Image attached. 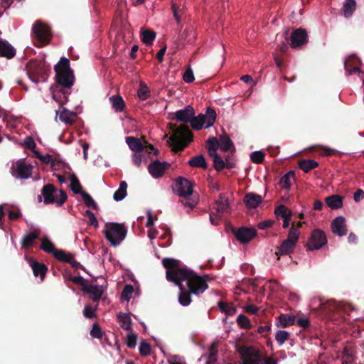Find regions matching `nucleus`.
<instances>
[{"label":"nucleus","instance_id":"obj_48","mask_svg":"<svg viewBox=\"0 0 364 364\" xmlns=\"http://www.w3.org/2000/svg\"><path fill=\"white\" fill-rule=\"evenodd\" d=\"M237 324L244 329H250L252 326L249 318L244 314H240L237 318Z\"/></svg>","mask_w":364,"mask_h":364},{"label":"nucleus","instance_id":"obj_2","mask_svg":"<svg viewBox=\"0 0 364 364\" xmlns=\"http://www.w3.org/2000/svg\"><path fill=\"white\" fill-rule=\"evenodd\" d=\"M195 115V109L191 105H187L184 109L176 111L174 113L169 114V119L176 122H181L184 124L177 127L176 124H170V129L173 134L171 136L170 140L173 143V151L178 152L183 151L193 140V135L186 124L191 122L193 117Z\"/></svg>","mask_w":364,"mask_h":364},{"label":"nucleus","instance_id":"obj_24","mask_svg":"<svg viewBox=\"0 0 364 364\" xmlns=\"http://www.w3.org/2000/svg\"><path fill=\"white\" fill-rule=\"evenodd\" d=\"M262 197L254 193H248L244 198V203L247 208H257L262 203Z\"/></svg>","mask_w":364,"mask_h":364},{"label":"nucleus","instance_id":"obj_50","mask_svg":"<svg viewBox=\"0 0 364 364\" xmlns=\"http://www.w3.org/2000/svg\"><path fill=\"white\" fill-rule=\"evenodd\" d=\"M264 154L261 151H253L250 155V159L255 164H262L264 161Z\"/></svg>","mask_w":364,"mask_h":364},{"label":"nucleus","instance_id":"obj_22","mask_svg":"<svg viewBox=\"0 0 364 364\" xmlns=\"http://www.w3.org/2000/svg\"><path fill=\"white\" fill-rule=\"evenodd\" d=\"M16 53V49L7 41L0 38V56L11 59Z\"/></svg>","mask_w":364,"mask_h":364},{"label":"nucleus","instance_id":"obj_32","mask_svg":"<svg viewBox=\"0 0 364 364\" xmlns=\"http://www.w3.org/2000/svg\"><path fill=\"white\" fill-rule=\"evenodd\" d=\"M127 183L126 181H121L119 188L114 192L113 198L116 201H120L127 196Z\"/></svg>","mask_w":364,"mask_h":364},{"label":"nucleus","instance_id":"obj_45","mask_svg":"<svg viewBox=\"0 0 364 364\" xmlns=\"http://www.w3.org/2000/svg\"><path fill=\"white\" fill-rule=\"evenodd\" d=\"M138 97L141 100H145L150 96V90L146 85L144 82H140L139 88L138 90Z\"/></svg>","mask_w":364,"mask_h":364},{"label":"nucleus","instance_id":"obj_19","mask_svg":"<svg viewBox=\"0 0 364 364\" xmlns=\"http://www.w3.org/2000/svg\"><path fill=\"white\" fill-rule=\"evenodd\" d=\"M214 209L219 217H222L230 210L228 198L224 194H220L218 199L215 201Z\"/></svg>","mask_w":364,"mask_h":364},{"label":"nucleus","instance_id":"obj_13","mask_svg":"<svg viewBox=\"0 0 364 364\" xmlns=\"http://www.w3.org/2000/svg\"><path fill=\"white\" fill-rule=\"evenodd\" d=\"M32 170L33 166L26 164L24 160H19L16 164L13 176L18 178L27 179L31 176Z\"/></svg>","mask_w":364,"mask_h":364},{"label":"nucleus","instance_id":"obj_64","mask_svg":"<svg viewBox=\"0 0 364 364\" xmlns=\"http://www.w3.org/2000/svg\"><path fill=\"white\" fill-rule=\"evenodd\" d=\"M364 198V191L359 188L358 189L355 193H354V195H353V199L354 200L358 203L359 202L361 199H363Z\"/></svg>","mask_w":364,"mask_h":364},{"label":"nucleus","instance_id":"obj_3","mask_svg":"<svg viewBox=\"0 0 364 364\" xmlns=\"http://www.w3.org/2000/svg\"><path fill=\"white\" fill-rule=\"evenodd\" d=\"M240 353L242 364H277L278 360L274 357L262 355L260 351L253 346H240L237 349Z\"/></svg>","mask_w":364,"mask_h":364},{"label":"nucleus","instance_id":"obj_27","mask_svg":"<svg viewBox=\"0 0 364 364\" xmlns=\"http://www.w3.org/2000/svg\"><path fill=\"white\" fill-rule=\"evenodd\" d=\"M327 205L333 209H339L343 206V197L339 195H332L325 199Z\"/></svg>","mask_w":364,"mask_h":364},{"label":"nucleus","instance_id":"obj_14","mask_svg":"<svg viewBox=\"0 0 364 364\" xmlns=\"http://www.w3.org/2000/svg\"><path fill=\"white\" fill-rule=\"evenodd\" d=\"M291 46L294 48L301 47L307 43L308 35L305 29L299 28L294 30L290 36Z\"/></svg>","mask_w":364,"mask_h":364},{"label":"nucleus","instance_id":"obj_47","mask_svg":"<svg viewBox=\"0 0 364 364\" xmlns=\"http://www.w3.org/2000/svg\"><path fill=\"white\" fill-rule=\"evenodd\" d=\"M218 306L223 312H225L227 315L229 316H232L236 312L235 307L230 306L228 304L223 301H220L218 303Z\"/></svg>","mask_w":364,"mask_h":364},{"label":"nucleus","instance_id":"obj_20","mask_svg":"<svg viewBox=\"0 0 364 364\" xmlns=\"http://www.w3.org/2000/svg\"><path fill=\"white\" fill-rule=\"evenodd\" d=\"M29 264L33 270L35 277H40L41 281L45 278L48 271V267L43 263H40L33 258L28 259Z\"/></svg>","mask_w":364,"mask_h":364},{"label":"nucleus","instance_id":"obj_8","mask_svg":"<svg viewBox=\"0 0 364 364\" xmlns=\"http://www.w3.org/2000/svg\"><path fill=\"white\" fill-rule=\"evenodd\" d=\"M299 240V232L294 228H290L287 238L277 247L275 255L279 259L282 255H288L294 252L296 243Z\"/></svg>","mask_w":364,"mask_h":364},{"label":"nucleus","instance_id":"obj_26","mask_svg":"<svg viewBox=\"0 0 364 364\" xmlns=\"http://www.w3.org/2000/svg\"><path fill=\"white\" fill-rule=\"evenodd\" d=\"M277 326L279 327L287 328L293 324H294L296 321V317L293 315L284 314H282L279 315L277 318Z\"/></svg>","mask_w":364,"mask_h":364},{"label":"nucleus","instance_id":"obj_31","mask_svg":"<svg viewBox=\"0 0 364 364\" xmlns=\"http://www.w3.org/2000/svg\"><path fill=\"white\" fill-rule=\"evenodd\" d=\"M196 33L193 30H184V31L180 34L179 40L183 44L193 43L195 41Z\"/></svg>","mask_w":364,"mask_h":364},{"label":"nucleus","instance_id":"obj_58","mask_svg":"<svg viewBox=\"0 0 364 364\" xmlns=\"http://www.w3.org/2000/svg\"><path fill=\"white\" fill-rule=\"evenodd\" d=\"M183 80L187 83H191L195 80L193 72L191 68L186 70L183 75Z\"/></svg>","mask_w":364,"mask_h":364},{"label":"nucleus","instance_id":"obj_7","mask_svg":"<svg viewBox=\"0 0 364 364\" xmlns=\"http://www.w3.org/2000/svg\"><path fill=\"white\" fill-rule=\"evenodd\" d=\"M26 69L29 78L34 82L44 81L48 75L45 63L37 60H31L26 64Z\"/></svg>","mask_w":364,"mask_h":364},{"label":"nucleus","instance_id":"obj_23","mask_svg":"<svg viewBox=\"0 0 364 364\" xmlns=\"http://www.w3.org/2000/svg\"><path fill=\"white\" fill-rule=\"evenodd\" d=\"M41 234L39 229H34L33 231L26 234L21 239V244L22 247L28 249L33 246L34 240L38 238Z\"/></svg>","mask_w":364,"mask_h":364},{"label":"nucleus","instance_id":"obj_29","mask_svg":"<svg viewBox=\"0 0 364 364\" xmlns=\"http://www.w3.org/2000/svg\"><path fill=\"white\" fill-rule=\"evenodd\" d=\"M191 167L207 168L208 164L203 154L195 156L188 161Z\"/></svg>","mask_w":364,"mask_h":364},{"label":"nucleus","instance_id":"obj_60","mask_svg":"<svg viewBox=\"0 0 364 364\" xmlns=\"http://www.w3.org/2000/svg\"><path fill=\"white\" fill-rule=\"evenodd\" d=\"M70 281L73 282L74 284H79L83 288V287H86L87 284L85 282V279L81 276L73 277L70 276Z\"/></svg>","mask_w":364,"mask_h":364},{"label":"nucleus","instance_id":"obj_59","mask_svg":"<svg viewBox=\"0 0 364 364\" xmlns=\"http://www.w3.org/2000/svg\"><path fill=\"white\" fill-rule=\"evenodd\" d=\"M85 215L88 217V218H89L88 223L90 225L94 226L95 228L98 227L97 220L96 217L95 216V214L91 210H87L85 213Z\"/></svg>","mask_w":364,"mask_h":364},{"label":"nucleus","instance_id":"obj_6","mask_svg":"<svg viewBox=\"0 0 364 364\" xmlns=\"http://www.w3.org/2000/svg\"><path fill=\"white\" fill-rule=\"evenodd\" d=\"M41 194L44 198L45 204H50L55 203L57 206H61L67 200L66 192L60 189L59 190V195H57V189L53 184L45 185L42 190Z\"/></svg>","mask_w":364,"mask_h":364},{"label":"nucleus","instance_id":"obj_25","mask_svg":"<svg viewBox=\"0 0 364 364\" xmlns=\"http://www.w3.org/2000/svg\"><path fill=\"white\" fill-rule=\"evenodd\" d=\"M126 143L134 153H141L144 150V144L141 140L134 136L126 137Z\"/></svg>","mask_w":364,"mask_h":364},{"label":"nucleus","instance_id":"obj_43","mask_svg":"<svg viewBox=\"0 0 364 364\" xmlns=\"http://www.w3.org/2000/svg\"><path fill=\"white\" fill-rule=\"evenodd\" d=\"M155 38L156 33L150 30H145L141 33V41L146 45H151Z\"/></svg>","mask_w":364,"mask_h":364},{"label":"nucleus","instance_id":"obj_12","mask_svg":"<svg viewBox=\"0 0 364 364\" xmlns=\"http://www.w3.org/2000/svg\"><path fill=\"white\" fill-rule=\"evenodd\" d=\"M193 186L192 181L183 177H179L175 183L174 191L178 196L186 198L192 195Z\"/></svg>","mask_w":364,"mask_h":364},{"label":"nucleus","instance_id":"obj_62","mask_svg":"<svg viewBox=\"0 0 364 364\" xmlns=\"http://www.w3.org/2000/svg\"><path fill=\"white\" fill-rule=\"evenodd\" d=\"M41 161L46 164H50L53 166H55V161L53 159V157L50 154L46 155H42V157L41 158Z\"/></svg>","mask_w":364,"mask_h":364},{"label":"nucleus","instance_id":"obj_41","mask_svg":"<svg viewBox=\"0 0 364 364\" xmlns=\"http://www.w3.org/2000/svg\"><path fill=\"white\" fill-rule=\"evenodd\" d=\"M209 350L208 360L206 362V364H215L218 360V344L213 343L210 346Z\"/></svg>","mask_w":364,"mask_h":364},{"label":"nucleus","instance_id":"obj_4","mask_svg":"<svg viewBox=\"0 0 364 364\" xmlns=\"http://www.w3.org/2000/svg\"><path fill=\"white\" fill-rule=\"evenodd\" d=\"M106 239L113 247L119 245L127 236V229L124 224L107 223L103 231Z\"/></svg>","mask_w":364,"mask_h":364},{"label":"nucleus","instance_id":"obj_56","mask_svg":"<svg viewBox=\"0 0 364 364\" xmlns=\"http://www.w3.org/2000/svg\"><path fill=\"white\" fill-rule=\"evenodd\" d=\"M208 150L211 149L212 151H217L219 147V141L215 137L209 138L207 141Z\"/></svg>","mask_w":364,"mask_h":364},{"label":"nucleus","instance_id":"obj_33","mask_svg":"<svg viewBox=\"0 0 364 364\" xmlns=\"http://www.w3.org/2000/svg\"><path fill=\"white\" fill-rule=\"evenodd\" d=\"M55 74L71 71L70 68V61L68 58H61L59 63L54 66Z\"/></svg>","mask_w":364,"mask_h":364},{"label":"nucleus","instance_id":"obj_61","mask_svg":"<svg viewBox=\"0 0 364 364\" xmlns=\"http://www.w3.org/2000/svg\"><path fill=\"white\" fill-rule=\"evenodd\" d=\"M144 150L148 153L151 154L153 152L154 155L159 154V151L154 147L152 144H149L147 141H144Z\"/></svg>","mask_w":364,"mask_h":364},{"label":"nucleus","instance_id":"obj_34","mask_svg":"<svg viewBox=\"0 0 364 364\" xmlns=\"http://www.w3.org/2000/svg\"><path fill=\"white\" fill-rule=\"evenodd\" d=\"M77 115L73 112H69L64 109L60 114L59 118L65 124H72L75 122Z\"/></svg>","mask_w":364,"mask_h":364},{"label":"nucleus","instance_id":"obj_11","mask_svg":"<svg viewBox=\"0 0 364 364\" xmlns=\"http://www.w3.org/2000/svg\"><path fill=\"white\" fill-rule=\"evenodd\" d=\"M231 230L236 239L243 244L248 243L257 235V230L253 228L241 227L236 228L232 227Z\"/></svg>","mask_w":364,"mask_h":364},{"label":"nucleus","instance_id":"obj_5","mask_svg":"<svg viewBox=\"0 0 364 364\" xmlns=\"http://www.w3.org/2000/svg\"><path fill=\"white\" fill-rule=\"evenodd\" d=\"M35 46L43 47L49 43L52 34L50 28L41 21H36L32 27Z\"/></svg>","mask_w":364,"mask_h":364},{"label":"nucleus","instance_id":"obj_1","mask_svg":"<svg viewBox=\"0 0 364 364\" xmlns=\"http://www.w3.org/2000/svg\"><path fill=\"white\" fill-rule=\"evenodd\" d=\"M162 264L166 269V279L179 287L181 305L188 306L192 301L191 294H203L208 288L205 280L192 269L181 267L180 260L166 257L162 259Z\"/></svg>","mask_w":364,"mask_h":364},{"label":"nucleus","instance_id":"obj_17","mask_svg":"<svg viewBox=\"0 0 364 364\" xmlns=\"http://www.w3.org/2000/svg\"><path fill=\"white\" fill-rule=\"evenodd\" d=\"M57 82L63 87L71 88L74 84V74L73 71L58 73L55 74Z\"/></svg>","mask_w":364,"mask_h":364},{"label":"nucleus","instance_id":"obj_39","mask_svg":"<svg viewBox=\"0 0 364 364\" xmlns=\"http://www.w3.org/2000/svg\"><path fill=\"white\" fill-rule=\"evenodd\" d=\"M54 257L59 261L70 264L73 260L74 257L70 253H66L65 251L60 250L54 252Z\"/></svg>","mask_w":364,"mask_h":364},{"label":"nucleus","instance_id":"obj_28","mask_svg":"<svg viewBox=\"0 0 364 364\" xmlns=\"http://www.w3.org/2000/svg\"><path fill=\"white\" fill-rule=\"evenodd\" d=\"M117 321L121 328L126 331H132V319L130 314L120 312L117 315Z\"/></svg>","mask_w":364,"mask_h":364},{"label":"nucleus","instance_id":"obj_10","mask_svg":"<svg viewBox=\"0 0 364 364\" xmlns=\"http://www.w3.org/2000/svg\"><path fill=\"white\" fill-rule=\"evenodd\" d=\"M327 244V237L325 232L321 229H314L308 240L306 247L308 250L312 251L319 250Z\"/></svg>","mask_w":364,"mask_h":364},{"label":"nucleus","instance_id":"obj_63","mask_svg":"<svg viewBox=\"0 0 364 364\" xmlns=\"http://www.w3.org/2000/svg\"><path fill=\"white\" fill-rule=\"evenodd\" d=\"M24 144L28 149L31 150H33L36 146V142L31 136H28L26 138L24 141Z\"/></svg>","mask_w":364,"mask_h":364},{"label":"nucleus","instance_id":"obj_16","mask_svg":"<svg viewBox=\"0 0 364 364\" xmlns=\"http://www.w3.org/2000/svg\"><path fill=\"white\" fill-rule=\"evenodd\" d=\"M82 291L85 293L89 294L92 301L97 302L100 301L105 291V287L102 284H87L86 287H83V288H82Z\"/></svg>","mask_w":364,"mask_h":364},{"label":"nucleus","instance_id":"obj_44","mask_svg":"<svg viewBox=\"0 0 364 364\" xmlns=\"http://www.w3.org/2000/svg\"><path fill=\"white\" fill-rule=\"evenodd\" d=\"M41 249L47 253H52L53 255L54 252L58 250L55 249L54 245L48 238L42 240Z\"/></svg>","mask_w":364,"mask_h":364},{"label":"nucleus","instance_id":"obj_21","mask_svg":"<svg viewBox=\"0 0 364 364\" xmlns=\"http://www.w3.org/2000/svg\"><path fill=\"white\" fill-rule=\"evenodd\" d=\"M361 61L355 56L349 57L348 60L345 63V70L348 75L360 73V65Z\"/></svg>","mask_w":364,"mask_h":364},{"label":"nucleus","instance_id":"obj_46","mask_svg":"<svg viewBox=\"0 0 364 364\" xmlns=\"http://www.w3.org/2000/svg\"><path fill=\"white\" fill-rule=\"evenodd\" d=\"M290 333L284 330H278L275 333V340L279 345H282L289 339Z\"/></svg>","mask_w":364,"mask_h":364},{"label":"nucleus","instance_id":"obj_18","mask_svg":"<svg viewBox=\"0 0 364 364\" xmlns=\"http://www.w3.org/2000/svg\"><path fill=\"white\" fill-rule=\"evenodd\" d=\"M331 230L334 234L343 236L347 234L346 219L343 216L336 217L331 223Z\"/></svg>","mask_w":364,"mask_h":364},{"label":"nucleus","instance_id":"obj_35","mask_svg":"<svg viewBox=\"0 0 364 364\" xmlns=\"http://www.w3.org/2000/svg\"><path fill=\"white\" fill-rule=\"evenodd\" d=\"M109 100L112 102V107L116 112L123 111L125 107V104L123 98L121 96L113 95L109 98Z\"/></svg>","mask_w":364,"mask_h":364},{"label":"nucleus","instance_id":"obj_57","mask_svg":"<svg viewBox=\"0 0 364 364\" xmlns=\"http://www.w3.org/2000/svg\"><path fill=\"white\" fill-rule=\"evenodd\" d=\"M90 336L93 338H101L102 337V332L98 323L93 324L90 331Z\"/></svg>","mask_w":364,"mask_h":364},{"label":"nucleus","instance_id":"obj_38","mask_svg":"<svg viewBox=\"0 0 364 364\" xmlns=\"http://www.w3.org/2000/svg\"><path fill=\"white\" fill-rule=\"evenodd\" d=\"M294 171H289L284 176H283L279 181V184L282 188L288 189L291 186V180L294 177Z\"/></svg>","mask_w":364,"mask_h":364},{"label":"nucleus","instance_id":"obj_53","mask_svg":"<svg viewBox=\"0 0 364 364\" xmlns=\"http://www.w3.org/2000/svg\"><path fill=\"white\" fill-rule=\"evenodd\" d=\"M97 308H92L90 305H86L83 309V315L87 318H93L96 317L95 311Z\"/></svg>","mask_w":364,"mask_h":364},{"label":"nucleus","instance_id":"obj_42","mask_svg":"<svg viewBox=\"0 0 364 364\" xmlns=\"http://www.w3.org/2000/svg\"><path fill=\"white\" fill-rule=\"evenodd\" d=\"M274 213L278 219H284L289 216L292 215L291 212L284 205H280L278 206L275 209Z\"/></svg>","mask_w":364,"mask_h":364},{"label":"nucleus","instance_id":"obj_40","mask_svg":"<svg viewBox=\"0 0 364 364\" xmlns=\"http://www.w3.org/2000/svg\"><path fill=\"white\" fill-rule=\"evenodd\" d=\"M70 188L73 191V193L76 194H82L85 191L82 190V187L77 179V176L73 174L70 178Z\"/></svg>","mask_w":364,"mask_h":364},{"label":"nucleus","instance_id":"obj_49","mask_svg":"<svg viewBox=\"0 0 364 364\" xmlns=\"http://www.w3.org/2000/svg\"><path fill=\"white\" fill-rule=\"evenodd\" d=\"M81 196L82 197L85 204L87 207L92 208L95 210L97 208V203L95 202V200L90 194L85 191L84 193H82Z\"/></svg>","mask_w":364,"mask_h":364},{"label":"nucleus","instance_id":"obj_9","mask_svg":"<svg viewBox=\"0 0 364 364\" xmlns=\"http://www.w3.org/2000/svg\"><path fill=\"white\" fill-rule=\"evenodd\" d=\"M216 119V112L211 107H208L205 114H200L197 117H193L191 122V127L195 130H200L205 124V128L213 125Z\"/></svg>","mask_w":364,"mask_h":364},{"label":"nucleus","instance_id":"obj_54","mask_svg":"<svg viewBox=\"0 0 364 364\" xmlns=\"http://www.w3.org/2000/svg\"><path fill=\"white\" fill-rule=\"evenodd\" d=\"M139 353L142 356H147L151 354V346L146 342L142 341L139 346Z\"/></svg>","mask_w":364,"mask_h":364},{"label":"nucleus","instance_id":"obj_36","mask_svg":"<svg viewBox=\"0 0 364 364\" xmlns=\"http://www.w3.org/2000/svg\"><path fill=\"white\" fill-rule=\"evenodd\" d=\"M356 8V2L355 0H346L343 5V14L345 17H350Z\"/></svg>","mask_w":364,"mask_h":364},{"label":"nucleus","instance_id":"obj_30","mask_svg":"<svg viewBox=\"0 0 364 364\" xmlns=\"http://www.w3.org/2000/svg\"><path fill=\"white\" fill-rule=\"evenodd\" d=\"M318 166V163L313 159H301L299 161V167L305 173Z\"/></svg>","mask_w":364,"mask_h":364},{"label":"nucleus","instance_id":"obj_15","mask_svg":"<svg viewBox=\"0 0 364 364\" xmlns=\"http://www.w3.org/2000/svg\"><path fill=\"white\" fill-rule=\"evenodd\" d=\"M171 166V164L168 162H161L158 160L154 161L149 164L148 170L149 173L155 178L161 177L165 171Z\"/></svg>","mask_w":364,"mask_h":364},{"label":"nucleus","instance_id":"obj_55","mask_svg":"<svg viewBox=\"0 0 364 364\" xmlns=\"http://www.w3.org/2000/svg\"><path fill=\"white\" fill-rule=\"evenodd\" d=\"M137 335L130 333L127 335L126 344L129 348H135L136 345Z\"/></svg>","mask_w":364,"mask_h":364},{"label":"nucleus","instance_id":"obj_37","mask_svg":"<svg viewBox=\"0 0 364 364\" xmlns=\"http://www.w3.org/2000/svg\"><path fill=\"white\" fill-rule=\"evenodd\" d=\"M218 141L220 144L219 146H220L221 150L223 151H228L232 147H234L233 142L227 135L220 136Z\"/></svg>","mask_w":364,"mask_h":364},{"label":"nucleus","instance_id":"obj_51","mask_svg":"<svg viewBox=\"0 0 364 364\" xmlns=\"http://www.w3.org/2000/svg\"><path fill=\"white\" fill-rule=\"evenodd\" d=\"M133 292L134 287L131 284L126 285L122 292V299L125 301H129Z\"/></svg>","mask_w":364,"mask_h":364},{"label":"nucleus","instance_id":"obj_52","mask_svg":"<svg viewBox=\"0 0 364 364\" xmlns=\"http://www.w3.org/2000/svg\"><path fill=\"white\" fill-rule=\"evenodd\" d=\"M213 163H214V168L216 171H220L224 168H225V163L224 159L218 155L215 156V159H213Z\"/></svg>","mask_w":364,"mask_h":364}]
</instances>
